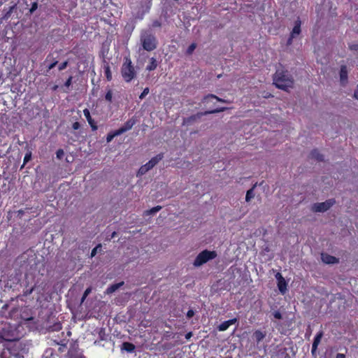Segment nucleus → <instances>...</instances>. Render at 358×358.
<instances>
[{
    "label": "nucleus",
    "instance_id": "1",
    "mask_svg": "<svg viewBox=\"0 0 358 358\" xmlns=\"http://www.w3.org/2000/svg\"><path fill=\"white\" fill-rule=\"evenodd\" d=\"M273 84L278 89L287 90L294 84V80L288 71L278 69L273 76Z\"/></svg>",
    "mask_w": 358,
    "mask_h": 358
},
{
    "label": "nucleus",
    "instance_id": "2",
    "mask_svg": "<svg viewBox=\"0 0 358 358\" xmlns=\"http://www.w3.org/2000/svg\"><path fill=\"white\" fill-rule=\"evenodd\" d=\"M140 41L143 50L151 52L157 47L158 41L150 30H143L140 35Z\"/></svg>",
    "mask_w": 358,
    "mask_h": 358
},
{
    "label": "nucleus",
    "instance_id": "3",
    "mask_svg": "<svg viewBox=\"0 0 358 358\" xmlns=\"http://www.w3.org/2000/svg\"><path fill=\"white\" fill-rule=\"evenodd\" d=\"M121 74L127 83L131 81L136 76L134 67L129 57H124V63L121 68Z\"/></svg>",
    "mask_w": 358,
    "mask_h": 358
},
{
    "label": "nucleus",
    "instance_id": "4",
    "mask_svg": "<svg viewBox=\"0 0 358 358\" xmlns=\"http://www.w3.org/2000/svg\"><path fill=\"white\" fill-rule=\"evenodd\" d=\"M217 255V254L215 250L210 251L208 250H204L196 256L193 264L196 267L200 266L206 264L209 260L215 259Z\"/></svg>",
    "mask_w": 358,
    "mask_h": 358
},
{
    "label": "nucleus",
    "instance_id": "5",
    "mask_svg": "<svg viewBox=\"0 0 358 358\" xmlns=\"http://www.w3.org/2000/svg\"><path fill=\"white\" fill-rule=\"evenodd\" d=\"M164 158V154L159 153L152 157L145 164L141 166L137 172V176H141L152 169L159 161Z\"/></svg>",
    "mask_w": 358,
    "mask_h": 358
},
{
    "label": "nucleus",
    "instance_id": "6",
    "mask_svg": "<svg viewBox=\"0 0 358 358\" xmlns=\"http://www.w3.org/2000/svg\"><path fill=\"white\" fill-rule=\"evenodd\" d=\"M227 109V108H226V107H222V108H217L206 110L203 113H202V112L197 113L196 115H193L187 118H185L183 120V124H189L192 123L193 122L196 121L197 119L201 118L203 115L223 112V111L226 110Z\"/></svg>",
    "mask_w": 358,
    "mask_h": 358
},
{
    "label": "nucleus",
    "instance_id": "7",
    "mask_svg": "<svg viewBox=\"0 0 358 358\" xmlns=\"http://www.w3.org/2000/svg\"><path fill=\"white\" fill-rule=\"evenodd\" d=\"M334 199L326 200L324 202L316 203L313 206V210L315 212L323 213L329 210L334 203Z\"/></svg>",
    "mask_w": 358,
    "mask_h": 358
},
{
    "label": "nucleus",
    "instance_id": "8",
    "mask_svg": "<svg viewBox=\"0 0 358 358\" xmlns=\"http://www.w3.org/2000/svg\"><path fill=\"white\" fill-rule=\"evenodd\" d=\"M0 338L6 341H15L18 340V337L15 332L10 329V327H3L0 332Z\"/></svg>",
    "mask_w": 358,
    "mask_h": 358
},
{
    "label": "nucleus",
    "instance_id": "9",
    "mask_svg": "<svg viewBox=\"0 0 358 358\" xmlns=\"http://www.w3.org/2000/svg\"><path fill=\"white\" fill-rule=\"evenodd\" d=\"M266 331H262L260 329L255 330L252 334V339L255 341L257 346H259L261 342L266 338Z\"/></svg>",
    "mask_w": 358,
    "mask_h": 358
},
{
    "label": "nucleus",
    "instance_id": "10",
    "mask_svg": "<svg viewBox=\"0 0 358 358\" xmlns=\"http://www.w3.org/2000/svg\"><path fill=\"white\" fill-rule=\"evenodd\" d=\"M136 123V119L135 117H131L124 124L119 128L117 130L120 133V134H124V132L131 129V128L134 126V124Z\"/></svg>",
    "mask_w": 358,
    "mask_h": 358
},
{
    "label": "nucleus",
    "instance_id": "11",
    "mask_svg": "<svg viewBox=\"0 0 358 358\" xmlns=\"http://www.w3.org/2000/svg\"><path fill=\"white\" fill-rule=\"evenodd\" d=\"M324 335V333L322 331H320L315 336L313 344H312V349L311 352L312 354H315L316 352L318 345L320 344L321 339Z\"/></svg>",
    "mask_w": 358,
    "mask_h": 358
},
{
    "label": "nucleus",
    "instance_id": "12",
    "mask_svg": "<svg viewBox=\"0 0 358 358\" xmlns=\"http://www.w3.org/2000/svg\"><path fill=\"white\" fill-rule=\"evenodd\" d=\"M322 260L327 264H334L339 262L338 258L329 254H322Z\"/></svg>",
    "mask_w": 358,
    "mask_h": 358
},
{
    "label": "nucleus",
    "instance_id": "13",
    "mask_svg": "<svg viewBox=\"0 0 358 358\" xmlns=\"http://www.w3.org/2000/svg\"><path fill=\"white\" fill-rule=\"evenodd\" d=\"M83 114H84V116L86 117V119H87L89 124L90 125L93 131L97 130L98 127H97L96 122H94V120L92 118L89 109H87V108L84 109L83 110Z\"/></svg>",
    "mask_w": 358,
    "mask_h": 358
},
{
    "label": "nucleus",
    "instance_id": "14",
    "mask_svg": "<svg viewBox=\"0 0 358 358\" xmlns=\"http://www.w3.org/2000/svg\"><path fill=\"white\" fill-rule=\"evenodd\" d=\"M287 350L285 347L280 348L273 355L272 358H290Z\"/></svg>",
    "mask_w": 358,
    "mask_h": 358
},
{
    "label": "nucleus",
    "instance_id": "15",
    "mask_svg": "<svg viewBox=\"0 0 358 358\" xmlns=\"http://www.w3.org/2000/svg\"><path fill=\"white\" fill-rule=\"evenodd\" d=\"M340 80L343 86L348 83V69L345 65H342L340 70Z\"/></svg>",
    "mask_w": 358,
    "mask_h": 358
},
{
    "label": "nucleus",
    "instance_id": "16",
    "mask_svg": "<svg viewBox=\"0 0 358 358\" xmlns=\"http://www.w3.org/2000/svg\"><path fill=\"white\" fill-rule=\"evenodd\" d=\"M236 322H237L236 318H233V319L224 321L218 325L217 329L220 331H226L231 325L235 324Z\"/></svg>",
    "mask_w": 358,
    "mask_h": 358
},
{
    "label": "nucleus",
    "instance_id": "17",
    "mask_svg": "<svg viewBox=\"0 0 358 358\" xmlns=\"http://www.w3.org/2000/svg\"><path fill=\"white\" fill-rule=\"evenodd\" d=\"M301 21L299 17L297 18V20L294 22V26L290 33L291 35H292V37H296V36L299 35L301 32Z\"/></svg>",
    "mask_w": 358,
    "mask_h": 358
},
{
    "label": "nucleus",
    "instance_id": "18",
    "mask_svg": "<svg viewBox=\"0 0 358 358\" xmlns=\"http://www.w3.org/2000/svg\"><path fill=\"white\" fill-rule=\"evenodd\" d=\"M120 349L122 351L124 350L127 352L132 353L134 352V350L136 349V346L134 345V344H133L131 343L124 342V343H122Z\"/></svg>",
    "mask_w": 358,
    "mask_h": 358
},
{
    "label": "nucleus",
    "instance_id": "19",
    "mask_svg": "<svg viewBox=\"0 0 358 358\" xmlns=\"http://www.w3.org/2000/svg\"><path fill=\"white\" fill-rule=\"evenodd\" d=\"M213 99H215L217 101L225 103L227 101H225L223 99H221L213 94H209L206 96H205L202 100L203 103H208V102L211 101Z\"/></svg>",
    "mask_w": 358,
    "mask_h": 358
},
{
    "label": "nucleus",
    "instance_id": "20",
    "mask_svg": "<svg viewBox=\"0 0 358 358\" xmlns=\"http://www.w3.org/2000/svg\"><path fill=\"white\" fill-rule=\"evenodd\" d=\"M278 288L282 294H285L287 290V283L285 279L277 282Z\"/></svg>",
    "mask_w": 358,
    "mask_h": 358
},
{
    "label": "nucleus",
    "instance_id": "21",
    "mask_svg": "<svg viewBox=\"0 0 358 358\" xmlns=\"http://www.w3.org/2000/svg\"><path fill=\"white\" fill-rule=\"evenodd\" d=\"M310 157L311 159H315L318 162H322L324 161V157L322 154L320 153V152L317 150H313L310 153Z\"/></svg>",
    "mask_w": 358,
    "mask_h": 358
},
{
    "label": "nucleus",
    "instance_id": "22",
    "mask_svg": "<svg viewBox=\"0 0 358 358\" xmlns=\"http://www.w3.org/2000/svg\"><path fill=\"white\" fill-rule=\"evenodd\" d=\"M104 74L108 81H110L113 78L110 66L108 63H105L103 65Z\"/></svg>",
    "mask_w": 358,
    "mask_h": 358
},
{
    "label": "nucleus",
    "instance_id": "23",
    "mask_svg": "<svg viewBox=\"0 0 358 358\" xmlns=\"http://www.w3.org/2000/svg\"><path fill=\"white\" fill-rule=\"evenodd\" d=\"M124 284L123 282H119V283H115V284H113L111 285L110 286H109L108 288H107V290H106V292L108 294H111L114 292H115L119 287H120L122 285Z\"/></svg>",
    "mask_w": 358,
    "mask_h": 358
},
{
    "label": "nucleus",
    "instance_id": "24",
    "mask_svg": "<svg viewBox=\"0 0 358 358\" xmlns=\"http://www.w3.org/2000/svg\"><path fill=\"white\" fill-rule=\"evenodd\" d=\"M157 66V62L155 58L152 57L150 59L149 64L146 66V70L151 71L155 70Z\"/></svg>",
    "mask_w": 358,
    "mask_h": 358
},
{
    "label": "nucleus",
    "instance_id": "25",
    "mask_svg": "<svg viewBox=\"0 0 358 358\" xmlns=\"http://www.w3.org/2000/svg\"><path fill=\"white\" fill-rule=\"evenodd\" d=\"M120 135H121V134L117 129L108 133L106 136V142L107 143L111 142L115 137L120 136Z\"/></svg>",
    "mask_w": 358,
    "mask_h": 358
},
{
    "label": "nucleus",
    "instance_id": "26",
    "mask_svg": "<svg viewBox=\"0 0 358 358\" xmlns=\"http://www.w3.org/2000/svg\"><path fill=\"white\" fill-rule=\"evenodd\" d=\"M2 358H24V356L20 353H13L8 351V355H6V352H3L1 355Z\"/></svg>",
    "mask_w": 358,
    "mask_h": 358
},
{
    "label": "nucleus",
    "instance_id": "27",
    "mask_svg": "<svg viewBox=\"0 0 358 358\" xmlns=\"http://www.w3.org/2000/svg\"><path fill=\"white\" fill-rule=\"evenodd\" d=\"M255 187H256V185H253V187L252 188H250V189H248L247 191L246 196H245L246 201H250L255 196L254 189H255Z\"/></svg>",
    "mask_w": 358,
    "mask_h": 358
},
{
    "label": "nucleus",
    "instance_id": "28",
    "mask_svg": "<svg viewBox=\"0 0 358 358\" xmlns=\"http://www.w3.org/2000/svg\"><path fill=\"white\" fill-rule=\"evenodd\" d=\"M161 209H162V206H155V207L152 208L151 209L146 210L145 213V215H150L155 214L157 212L159 211Z\"/></svg>",
    "mask_w": 358,
    "mask_h": 358
},
{
    "label": "nucleus",
    "instance_id": "29",
    "mask_svg": "<svg viewBox=\"0 0 358 358\" xmlns=\"http://www.w3.org/2000/svg\"><path fill=\"white\" fill-rule=\"evenodd\" d=\"M105 99L109 102V103H111L112 102V99H113V91L109 89L106 95H105Z\"/></svg>",
    "mask_w": 358,
    "mask_h": 358
},
{
    "label": "nucleus",
    "instance_id": "30",
    "mask_svg": "<svg viewBox=\"0 0 358 358\" xmlns=\"http://www.w3.org/2000/svg\"><path fill=\"white\" fill-rule=\"evenodd\" d=\"M196 47V43H192L187 49L186 50V54L188 55H190L192 54V52H194V50H195Z\"/></svg>",
    "mask_w": 358,
    "mask_h": 358
},
{
    "label": "nucleus",
    "instance_id": "31",
    "mask_svg": "<svg viewBox=\"0 0 358 358\" xmlns=\"http://www.w3.org/2000/svg\"><path fill=\"white\" fill-rule=\"evenodd\" d=\"M66 358H85L82 355H75L72 351L69 350L66 355Z\"/></svg>",
    "mask_w": 358,
    "mask_h": 358
},
{
    "label": "nucleus",
    "instance_id": "32",
    "mask_svg": "<svg viewBox=\"0 0 358 358\" xmlns=\"http://www.w3.org/2000/svg\"><path fill=\"white\" fill-rule=\"evenodd\" d=\"M101 244H98L95 248H94L92 250L90 257H94L97 253L98 249L101 250Z\"/></svg>",
    "mask_w": 358,
    "mask_h": 358
},
{
    "label": "nucleus",
    "instance_id": "33",
    "mask_svg": "<svg viewBox=\"0 0 358 358\" xmlns=\"http://www.w3.org/2000/svg\"><path fill=\"white\" fill-rule=\"evenodd\" d=\"M150 90L148 87H145L139 96L140 99H144L149 93Z\"/></svg>",
    "mask_w": 358,
    "mask_h": 358
},
{
    "label": "nucleus",
    "instance_id": "34",
    "mask_svg": "<svg viewBox=\"0 0 358 358\" xmlns=\"http://www.w3.org/2000/svg\"><path fill=\"white\" fill-rule=\"evenodd\" d=\"M64 155V152L62 149H59L56 152V157L59 159H62Z\"/></svg>",
    "mask_w": 358,
    "mask_h": 358
},
{
    "label": "nucleus",
    "instance_id": "35",
    "mask_svg": "<svg viewBox=\"0 0 358 358\" xmlns=\"http://www.w3.org/2000/svg\"><path fill=\"white\" fill-rule=\"evenodd\" d=\"M68 64H69L68 60L61 63L58 66V70L63 71L64 69H65L67 67Z\"/></svg>",
    "mask_w": 358,
    "mask_h": 358
},
{
    "label": "nucleus",
    "instance_id": "36",
    "mask_svg": "<svg viewBox=\"0 0 358 358\" xmlns=\"http://www.w3.org/2000/svg\"><path fill=\"white\" fill-rule=\"evenodd\" d=\"M38 8V3L34 2L31 3V6L29 9L30 14H32Z\"/></svg>",
    "mask_w": 358,
    "mask_h": 358
},
{
    "label": "nucleus",
    "instance_id": "37",
    "mask_svg": "<svg viewBox=\"0 0 358 358\" xmlns=\"http://www.w3.org/2000/svg\"><path fill=\"white\" fill-rule=\"evenodd\" d=\"M72 80H73V77L72 76H69L68 78V79L66 80V82L64 83V86L67 88H69L71 84H72Z\"/></svg>",
    "mask_w": 358,
    "mask_h": 358
},
{
    "label": "nucleus",
    "instance_id": "38",
    "mask_svg": "<svg viewBox=\"0 0 358 358\" xmlns=\"http://www.w3.org/2000/svg\"><path fill=\"white\" fill-rule=\"evenodd\" d=\"M57 62L55 59H52V62L48 66V71L52 69L57 65Z\"/></svg>",
    "mask_w": 358,
    "mask_h": 358
},
{
    "label": "nucleus",
    "instance_id": "39",
    "mask_svg": "<svg viewBox=\"0 0 358 358\" xmlns=\"http://www.w3.org/2000/svg\"><path fill=\"white\" fill-rule=\"evenodd\" d=\"M34 288H35V287H34V286L31 287V288H29V289L27 288V289L24 291V295H25V296H28V295L31 294L33 292V291L34 290Z\"/></svg>",
    "mask_w": 358,
    "mask_h": 358
},
{
    "label": "nucleus",
    "instance_id": "40",
    "mask_svg": "<svg viewBox=\"0 0 358 358\" xmlns=\"http://www.w3.org/2000/svg\"><path fill=\"white\" fill-rule=\"evenodd\" d=\"M161 26H162L161 22L157 20L153 21L152 23V27L153 28L160 27Z\"/></svg>",
    "mask_w": 358,
    "mask_h": 358
},
{
    "label": "nucleus",
    "instance_id": "41",
    "mask_svg": "<svg viewBox=\"0 0 358 358\" xmlns=\"http://www.w3.org/2000/svg\"><path fill=\"white\" fill-rule=\"evenodd\" d=\"M273 317L275 318V319H278V320H280L282 319V314L280 313V311L278 310H276L273 313Z\"/></svg>",
    "mask_w": 358,
    "mask_h": 358
},
{
    "label": "nucleus",
    "instance_id": "42",
    "mask_svg": "<svg viewBox=\"0 0 358 358\" xmlns=\"http://www.w3.org/2000/svg\"><path fill=\"white\" fill-rule=\"evenodd\" d=\"M349 48L351 50L357 51L358 50V44L357 43H352L349 45Z\"/></svg>",
    "mask_w": 358,
    "mask_h": 358
},
{
    "label": "nucleus",
    "instance_id": "43",
    "mask_svg": "<svg viewBox=\"0 0 358 358\" xmlns=\"http://www.w3.org/2000/svg\"><path fill=\"white\" fill-rule=\"evenodd\" d=\"M31 152L26 153V155L24 157V164L27 163L31 159Z\"/></svg>",
    "mask_w": 358,
    "mask_h": 358
},
{
    "label": "nucleus",
    "instance_id": "44",
    "mask_svg": "<svg viewBox=\"0 0 358 358\" xmlns=\"http://www.w3.org/2000/svg\"><path fill=\"white\" fill-rule=\"evenodd\" d=\"M194 315V311L192 310V309H189L187 314H186V317L188 318V319H190L192 318L193 316Z\"/></svg>",
    "mask_w": 358,
    "mask_h": 358
},
{
    "label": "nucleus",
    "instance_id": "45",
    "mask_svg": "<svg viewBox=\"0 0 358 358\" xmlns=\"http://www.w3.org/2000/svg\"><path fill=\"white\" fill-rule=\"evenodd\" d=\"M275 278H276L277 282L285 279L284 277L282 275L281 273L280 272L276 273V274L275 275Z\"/></svg>",
    "mask_w": 358,
    "mask_h": 358
},
{
    "label": "nucleus",
    "instance_id": "46",
    "mask_svg": "<svg viewBox=\"0 0 358 358\" xmlns=\"http://www.w3.org/2000/svg\"><path fill=\"white\" fill-rule=\"evenodd\" d=\"M66 348V343H62V344H60V346L59 347L58 350L60 352H64Z\"/></svg>",
    "mask_w": 358,
    "mask_h": 358
},
{
    "label": "nucleus",
    "instance_id": "47",
    "mask_svg": "<svg viewBox=\"0 0 358 358\" xmlns=\"http://www.w3.org/2000/svg\"><path fill=\"white\" fill-rule=\"evenodd\" d=\"M80 123L78 122H75L72 124V128L74 130H78L80 128Z\"/></svg>",
    "mask_w": 358,
    "mask_h": 358
},
{
    "label": "nucleus",
    "instance_id": "48",
    "mask_svg": "<svg viewBox=\"0 0 358 358\" xmlns=\"http://www.w3.org/2000/svg\"><path fill=\"white\" fill-rule=\"evenodd\" d=\"M295 37H292V35H289V37L288 38L287 41V45H291L292 44V42H293V39Z\"/></svg>",
    "mask_w": 358,
    "mask_h": 358
},
{
    "label": "nucleus",
    "instance_id": "49",
    "mask_svg": "<svg viewBox=\"0 0 358 358\" xmlns=\"http://www.w3.org/2000/svg\"><path fill=\"white\" fill-rule=\"evenodd\" d=\"M104 329H101L100 331H99V337L101 338V340H104L103 338V336H104Z\"/></svg>",
    "mask_w": 358,
    "mask_h": 358
},
{
    "label": "nucleus",
    "instance_id": "50",
    "mask_svg": "<svg viewBox=\"0 0 358 358\" xmlns=\"http://www.w3.org/2000/svg\"><path fill=\"white\" fill-rule=\"evenodd\" d=\"M13 9V6H12V7H10V8L9 11H8V12L6 13V14L5 15V17L8 18V17H10V13H12Z\"/></svg>",
    "mask_w": 358,
    "mask_h": 358
},
{
    "label": "nucleus",
    "instance_id": "51",
    "mask_svg": "<svg viewBox=\"0 0 358 358\" xmlns=\"http://www.w3.org/2000/svg\"><path fill=\"white\" fill-rule=\"evenodd\" d=\"M192 336V331H189V332H188V333H187V334H185V338H186L187 340L190 339Z\"/></svg>",
    "mask_w": 358,
    "mask_h": 358
},
{
    "label": "nucleus",
    "instance_id": "52",
    "mask_svg": "<svg viewBox=\"0 0 358 358\" xmlns=\"http://www.w3.org/2000/svg\"><path fill=\"white\" fill-rule=\"evenodd\" d=\"M91 292V289L90 288H87L85 292H84V294H83V298L84 297H86Z\"/></svg>",
    "mask_w": 358,
    "mask_h": 358
},
{
    "label": "nucleus",
    "instance_id": "53",
    "mask_svg": "<svg viewBox=\"0 0 358 358\" xmlns=\"http://www.w3.org/2000/svg\"><path fill=\"white\" fill-rule=\"evenodd\" d=\"M336 358H345V355L342 353H338L336 356Z\"/></svg>",
    "mask_w": 358,
    "mask_h": 358
},
{
    "label": "nucleus",
    "instance_id": "54",
    "mask_svg": "<svg viewBox=\"0 0 358 358\" xmlns=\"http://www.w3.org/2000/svg\"><path fill=\"white\" fill-rule=\"evenodd\" d=\"M354 97L358 99V88L354 92Z\"/></svg>",
    "mask_w": 358,
    "mask_h": 358
},
{
    "label": "nucleus",
    "instance_id": "55",
    "mask_svg": "<svg viewBox=\"0 0 358 358\" xmlns=\"http://www.w3.org/2000/svg\"><path fill=\"white\" fill-rule=\"evenodd\" d=\"M116 235H117V233H116L115 231H113V232L112 233V234H111V238H115V237L116 236Z\"/></svg>",
    "mask_w": 358,
    "mask_h": 358
},
{
    "label": "nucleus",
    "instance_id": "56",
    "mask_svg": "<svg viewBox=\"0 0 358 358\" xmlns=\"http://www.w3.org/2000/svg\"><path fill=\"white\" fill-rule=\"evenodd\" d=\"M58 86L57 85H55L53 87H52V90H56L57 89Z\"/></svg>",
    "mask_w": 358,
    "mask_h": 358
},
{
    "label": "nucleus",
    "instance_id": "57",
    "mask_svg": "<svg viewBox=\"0 0 358 358\" xmlns=\"http://www.w3.org/2000/svg\"><path fill=\"white\" fill-rule=\"evenodd\" d=\"M50 55H48V56L47 57L46 61H48V60L49 59V58H50Z\"/></svg>",
    "mask_w": 358,
    "mask_h": 358
},
{
    "label": "nucleus",
    "instance_id": "58",
    "mask_svg": "<svg viewBox=\"0 0 358 358\" xmlns=\"http://www.w3.org/2000/svg\"><path fill=\"white\" fill-rule=\"evenodd\" d=\"M226 358H231V357H226Z\"/></svg>",
    "mask_w": 358,
    "mask_h": 358
},
{
    "label": "nucleus",
    "instance_id": "59",
    "mask_svg": "<svg viewBox=\"0 0 358 358\" xmlns=\"http://www.w3.org/2000/svg\"><path fill=\"white\" fill-rule=\"evenodd\" d=\"M357 88H358V85H357Z\"/></svg>",
    "mask_w": 358,
    "mask_h": 358
}]
</instances>
